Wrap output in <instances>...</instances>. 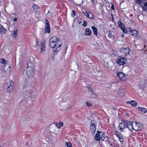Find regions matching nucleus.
Returning <instances> with one entry per match:
<instances>
[{
  "label": "nucleus",
  "mask_w": 147,
  "mask_h": 147,
  "mask_svg": "<svg viewBox=\"0 0 147 147\" xmlns=\"http://www.w3.org/2000/svg\"><path fill=\"white\" fill-rule=\"evenodd\" d=\"M59 40L56 36H53L50 39L49 46L55 50L59 51L60 49L61 45L59 44Z\"/></svg>",
  "instance_id": "1"
},
{
  "label": "nucleus",
  "mask_w": 147,
  "mask_h": 147,
  "mask_svg": "<svg viewBox=\"0 0 147 147\" xmlns=\"http://www.w3.org/2000/svg\"><path fill=\"white\" fill-rule=\"evenodd\" d=\"M2 70L3 72V76L5 77L6 74H8L11 71V67L9 63V62H7L3 66Z\"/></svg>",
  "instance_id": "2"
},
{
  "label": "nucleus",
  "mask_w": 147,
  "mask_h": 147,
  "mask_svg": "<svg viewBox=\"0 0 147 147\" xmlns=\"http://www.w3.org/2000/svg\"><path fill=\"white\" fill-rule=\"evenodd\" d=\"M34 69L30 67H27L26 71H24V74L29 78H32L34 74Z\"/></svg>",
  "instance_id": "3"
},
{
  "label": "nucleus",
  "mask_w": 147,
  "mask_h": 147,
  "mask_svg": "<svg viewBox=\"0 0 147 147\" xmlns=\"http://www.w3.org/2000/svg\"><path fill=\"white\" fill-rule=\"evenodd\" d=\"M105 61L107 63V66L110 69L112 70L113 69V63L109 58H106Z\"/></svg>",
  "instance_id": "4"
},
{
  "label": "nucleus",
  "mask_w": 147,
  "mask_h": 147,
  "mask_svg": "<svg viewBox=\"0 0 147 147\" xmlns=\"http://www.w3.org/2000/svg\"><path fill=\"white\" fill-rule=\"evenodd\" d=\"M58 125L56 124H51L49 127L50 131L53 133L55 132L58 130Z\"/></svg>",
  "instance_id": "5"
},
{
  "label": "nucleus",
  "mask_w": 147,
  "mask_h": 147,
  "mask_svg": "<svg viewBox=\"0 0 147 147\" xmlns=\"http://www.w3.org/2000/svg\"><path fill=\"white\" fill-rule=\"evenodd\" d=\"M133 129L137 131L141 129V124L136 122H133Z\"/></svg>",
  "instance_id": "6"
},
{
  "label": "nucleus",
  "mask_w": 147,
  "mask_h": 147,
  "mask_svg": "<svg viewBox=\"0 0 147 147\" xmlns=\"http://www.w3.org/2000/svg\"><path fill=\"white\" fill-rule=\"evenodd\" d=\"M117 63L120 65H124L126 62V59L123 57H119L117 59Z\"/></svg>",
  "instance_id": "7"
},
{
  "label": "nucleus",
  "mask_w": 147,
  "mask_h": 147,
  "mask_svg": "<svg viewBox=\"0 0 147 147\" xmlns=\"http://www.w3.org/2000/svg\"><path fill=\"white\" fill-rule=\"evenodd\" d=\"M94 120H92L91 122V125L90 126V131L92 132H94L96 130L95 123Z\"/></svg>",
  "instance_id": "8"
},
{
  "label": "nucleus",
  "mask_w": 147,
  "mask_h": 147,
  "mask_svg": "<svg viewBox=\"0 0 147 147\" xmlns=\"http://www.w3.org/2000/svg\"><path fill=\"white\" fill-rule=\"evenodd\" d=\"M118 23L119 24V27L123 30V32L125 33H126L127 32V31L125 28H124L123 26H124L123 24L121 23L120 21H118Z\"/></svg>",
  "instance_id": "9"
},
{
  "label": "nucleus",
  "mask_w": 147,
  "mask_h": 147,
  "mask_svg": "<svg viewBox=\"0 0 147 147\" xmlns=\"http://www.w3.org/2000/svg\"><path fill=\"white\" fill-rule=\"evenodd\" d=\"M121 51H122L123 53L125 54V55H127L129 54L130 50L128 47L123 48L121 49Z\"/></svg>",
  "instance_id": "10"
},
{
  "label": "nucleus",
  "mask_w": 147,
  "mask_h": 147,
  "mask_svg": "<svg viewBox=\"0 0 147 147\" xmlns=\"http://www.w3.org/2000/svg\"><path fill=\"white\" fill-rule=\"evenodd\" d=\"M127 121H125L123 122L120 123L119 125V127H120L119 129L121 131H122L123 129L126 127Z\"/></svg>",
  "instance_id": "11"
},
{
  "label": "nucleus",
  "mask_w": 147,
  "mask_h": 147,
  "mask_svg": "<svg viewBox=\"0 0 147 147\" xmlns=\"http://www.w3.org/2000/svg\"><path fill=\"white\" fill-rule=\"evenodd\" d=\"M133 122L127 121L126 127H127L130 130L132 131L133 129Z\"/></svg>",
  "instance_id": "12"
},
{
  "label": "nucleus",
  "mask_w": 147,
  "mask_h": 147,
  "mask_svg": "<svg viewBox=\"0 0 147 147\" xmlns=\"http://www.w3.org/2000/svg\"><path fill=\"white\" fill-rule=\"evenodd\" d=\"M49 140L48 138H46L45 139H43L42 143L45 145V146H47L49 145L50 144L49 142Z\"/></svg>",
  "instance_id": "13"
},
{
  "label": "nucleus",
  "mask_w": 147,
  "mask_h": 147,
  "mask_svg": "<svg viewBox=\"0 0 147 147\" xmlns=\"http://www.w3.org/2000/svg\"><path fill=\"white\" fill-rule=\"evenodd\" d=\"M119 78L122 80H124L126 79V76L122 73H119L117 74Z\"/></svg>",
  "instance_id": "14"
},
{
  "label": "nucleus",
  "mask_w": 147,
  "mask_h": 147,
  "mask_svg": "<svg viewBox=\"0 0 147 147\" xmlns=\"http://www.w3.org/2000/svg\"><path fill=\"white\" fill-rule=\"evenodd\" d=\"M40 46L41 47L40 48V53H43L44 52H45V43L44 42H41Z\"/></svg>",
  "instance_id": "15"
},
{
  "label": "nucleus",
  "mask_w": 147,
  "mask_h": 147,
  "mask_svg": "<svg viewBox=\"0 0 147 147\" xmlns=\"http://www.w3.org/2000/svg\"><path fill=\"white\" fill-rule=\"evenodd\" d=\"M137 108L138 110H140L144 113H146L147 112V108L141 107H138Z\"/></svg>",
  "instance_id": "16"
},
{
  "label": "nucleus",
  "mask_w": 147,
  "mask_h": 147,
  "mask_svg": "<svg viewBox=\"0 0 147 147\" xmlns=\"http://www.w3.org/2000/svg\"><path fill=\"white\" fill-rule=\"evenodd\" d=\"M127 103H129L130 104L132 107H135L137 105V103L136 101L134 100H131L130 101L127 102Z\"/></svg>",
  "instance_id": "17"
},
{
  "label": "nucleus",
  "mask_w": 147,
  "mask_h": 147,
  "mask_svg": "<svg viewBox=\"0 0 147 147\" xmlns=\"http://www.w3.org/2000/svg\"><path fill=\"white\" fill-rule=\"evenodd\" d=\"M91 34V30L89 28H86L84 34L87 35H90Z\"/></svg>",
  "instance_id": "18"
},
{
  "label": "nucleus",
  "mask_w": 147,
  "mask_h": 147,
  "mask_svg": "<svg viewBox=\"0 0 147 147\" xmlns=\"http://www.w3.org/2000/svg\"><path fill=\"white\" fill-rule=\"evenodd\" d=\"M16 63L17 65H19L21 64L22 62V59L20 57L17 58L16 61Z\"/></svg>",
  "instance_id": "19"
},
{
  "label": "nucleus",
  "mask_w": 147,
  "mask_h": 147,
  "mask_svg": "<svg viewBox=\"0 0 147 147\" xmlns=\"http://www.w3.org/2000/svg\"><path fill=\"white\" fill-rule=\"evenodd\" d=\"M97 133L95 136V139L99 141L100 140V135L99 134L101 133L99 131H98Z\"/></svg>",
  "instance_id": "20"
},
{
  "label": "nucleus",
  "mask_w": 147,
  "mask_h": 147,
  "mask_svg": "<svg viewBox=\"0 0 147 147\" xmlns=\"http://www.w3.org/2000/svg\"><path fill=\"white\" fill-rule=\"evenodd\" d=\"M6 31V29L2 26L0 25V32L1 34H5Z\"/></svg>",
  "instance_id": "21"
},
{
  "label": "nucleus",
  "mask_w": 147,
  "mask_h": 147,
  "mask_svg": "<svg viewBox=\"0 0 147 147\" xmlns=\"http://www.w3.org/2000/svg\"><path fill=\"white\" fill-rule=\"evenodd\" d=\"M129 31L132 32V35L134 36H136L138 34V32L136 30H131L130 29H129Z\"/></svg>",
  "instance_id": "22"
},
{
  "label": "nucleus",
  "mask_w": 147,
  "mask_h": 147,
  "mask_svg": "<svg viewBox=\"0 0 147 147\" xmlns=\"http://www.w3.org/2000/svg\"><path fill=\"white\" fill-rule=\"evenodd\" d=\"M125 90L124 89L119 88L118 92L119 94L122 95L125 93Z\"/></svg>",
  "instance_id": "23"
},
{
  "label": "nucleus",
  "mask_w": 147,
  "mask_h": 147,
  "mask_svg": "<svg viewBox=\"0 0 147 147\" xmlns=\"http://www.w3.org/2000/svg\"><path fill=\"white\" fill-rule=\"evenodd\" d=\"M91 28L92 30L94 32V34L96 36L97 35V28L94 26H92L91 27Z\"/></svg>",
  "instance_id": "24"
},
{
  "label": "nucleus",
  "mask_w": 147,
  "mask_h": 147,
  "mask_svg": "<svg viewBox=\"0 0 147 147\" xmlns=\"http://www.w3.org/2000/svg\"><path fill=\"white\" fill-rule=\"evenodd\" d=\"M105 136L104 134L103 133L102 135L101 136V137H100V139L102 141H105L106 140H107L108 139V138L107 137L106 138H105Z\"/></svg>",
  "instance_id": "25"
},
{
  "label": "nucleus",
  "mask_w": 147,
  "mask_h": 147,
  "mask_svg": "<svg viewBox=\"0 0 147 147\" xmlns=\"http://www.w3.org/2000/svg\"><path fill=\"white\" fill-rule=\"evenodd\" d=\"M13 86L7 87V92L8 93H10L13 90Z\"/></svg>",
  "instance_id": "26"
},
{
  "label": "nucleus",
  "mask_w": 147,
  "mask_h": 147,
  "mask_svg": "<svg viewBox=\"0 0 147 147\" xmlns=\"http://www.w3.org/2000/svg\"><path fill=\"white\" fill-rule=\"evenodd\" d=\"M45 30V32L49 33L50 31V26H46Z\"/></svg>",
  "instance_id": "27"
},
{
  "label": "nucleus",
  "mask_w": 147,
  "mask_h": 147,
  "mask_svg": "<svg viewBox=\"0 0 147 147\" xmlns=\"http://www.w3.org/2000/svg\"><path fill=\"white\" fill-rule=\"evenodd\" d=\"M17 29H15L14 30H13V33L12 34V37L15 38V37L16 36L17 33Z\"/></svg>",
  "instance_id": "28"
},
{
  "label": "nucleus",
  "mask_w": 147,
  "mask_h": 147,
  "mask_svg": "<svg viewBox=\"0 0 147 147\" xmlns=\"http://www.w3.org/2000/svg\"><path fill=\"white\" fill-rule=\"evenodd\" d=\"M141 6L144 10L146 9H147V3H145L144 4V5L142 3Z\"/></svg>",
  "instance_id": "29"
},
{
  "label": "nucleus",
  "mask_w": 147,
  "mask_h": 147,
  "mask_svg": "<svg viewBox=\"0 0 147 147\" xmlns=\"http://www.w3.org/2000/svg\"><path fill=\"white\" fill-rule=\"evenodd\" d=\"M28 67H30V68L34 69V66L33 63L31 62H29L28 64Z\"/></svg>",
  "instance_id": "30"
},
{
  "label": "nucleus",
  "mask_w": 147,
  "mask_h": 147,
  "mask_svg": "<svg viewBox=\"0 0 147 147\" xmlns=\"http://www.w3.org/2000/svg\"><path fill=\"white\" fill-rule=\"evenodd\" d=\"M6 60L3 58H2L0 59V63L3 64L4 65L6 63Z\"/></svg>",
  "instance_id": "31"
},
{
  "label": "nucleus",
  "mask_w": 147,
  "mask_h": 147,
  "mask_svg": "<svg viewBox=\"0 0 147 147\" xmlns=\"http://www.w3.org/2000/svg\"><path fill=\"white\" fill-rule=\"evenodd\" d=\"M33 8L35 11H37L39 8V7L36 5L34 4L33 5Z\"/></svg>",
  "instance_id": "32"
},
{
  "label": "nucleus",
  "mask_w": 147,
  "mask_h": 147,
  "mask_svg": "<svg viewBox=\"0 0 147 147\" xmlns=\"http://www.w3.org/2000/svg\"><path fill=\"white\" fill-rule=\"evenodd\" d=\"M61 106L63 107H65L67 105V104L65 102H62L61 103Z\"/></svg>",
  "instance_id": "33"
},
{
  "label": "nucleus",
  "mask_w": 147,
  "mask_h": 147,
  "mask_svg": "<svg viewBox=\"0 0 147 147\" xmlns=\"http://www.w3.org/2000/svg\"><path fill=\"white\" fill-rule=\"evenodd\" d=\"M13 83L10 81H9V83H7V87H8L9 86H13Z\"/></svg>",
  "instance_id": "34"
},
{
  "label": "nucleus",
  "mask_w": 147,
  "mask_h": 147,
  "mask_svg": "<svg viewBox=\"0 0 147 147\" xmlns=\"http://www.w3.org/2000/svg\"><path fill=\"white\" fill-rule=\"evenodd\" d=\"M66 145L68 147H72V144H71V143L70 142H66Z\"/></svg>",
  "instance_id": "35"
},
{
  "label": "nucleus",
  "mask_w": 147,
  "mask_h": 147,
  "mask_svg": "<svg viewBox=\"0 0 147 147\" xmlns=\"http://www.w3.org/2000/svg\"><path fill=\"white\" fill-rule=\"evenodd\" d=\"M86 104L89 107H90L92 106V104L88 102H86Z\"/></svg>",
  "instance_id": "36"
},
{
  "label": "nucleus",
  "mask_w": 147,
  "mask_h": 147,
  "mask_svg": "<svg viewBox=\"0 0 147 147\" xmlns=\"http://www.w3.org/2000/svg\"><path fill=\"white\" fill-rule=\"evenodd\" d=\"M108 36L110 38H113L114 37V36L112 35L110 32H109V33L108 34Z\"/></svg>",
  "instance_id": "37"
},
{
  "label": "nucleus",
  "mask_w": 147,
  "mask_h": 147,
  "mask_svg": "<svg viewBox=\"0 0 147 147\" xmlns=\"http://www.w3.org/2000/svg\"><path fill=\"white\" fill-rule=\"evenodd\" d=\"M63 125V123H59V126H58V128H61V127H62Z\"/></svg>",
  "instance_id": "38"
},
{
  "label": "nucleus",
  "mask_w": 147,
  "mask_h": 147,
  "mask_svg": "<svg viewBox=\"0 0 147 147\" xmlns=\"http://www.w3.org/2000/svg\"><path fill=\"white\" fill-rule=\"evenodd\" d=\"M136 2L138 3H139L141 6H142V0H137L136 1Z\"/></svg>",
  "instance_id": "39"
},
{
  "label": "nucleus",
  "mask_w": 147,
  "mask_h": 147,
  "mask_svg": "<svg viewBox=\"0 0 147 147\" xmlns=\"http://www.w3.org/2000/svg\"><path fill=\"white\" fill-rule=\"evenodd\" d=\"M76 13L75 11L74 10H72V14H71V16L72 17H74L75 16V15Z\"/></svg>",
  "instance_id": "40"
},
{
  "label": "nucleus",
  "mask_w": 147,
  "mask_h": 147,
  "mask_svg": "<svg viewBox=\"0 0 147 147\" xmlns=\"http://www.w3.org/2000/svg\"><path fill=\"white\" fill-rule=\"evenodd\" d=\"M127 69L128 70L126 71L127 72H129V71H130V67H125L124 69Z\"/></svg>",
  "instance_id": "41"
},
{
  "label": "nucleus",
  "mask_w": 147,
  "mask_h": 147,
  "mask_svg": "<svg viewBox=\"0 0 147 147\" xmlns=\"http://www.w3.org/2000/svg\"><path fill=\"white\" fill-rule=\"evenodd\" d=\"M71 109V106H68L66 108H65V111H67Z\"/></svg>",
  "instance_id": "42"
},
{
  "label": "nucleus",
  "mask_w": 147,
  "mask_h": 147,
  "mask_svg": "<svg viewBox=\"0 0 147 147\" xmlns=\"http://www.w3.org/2000/svg\"><path fill=\"white\" fill-rule=\"evenodd\" d=\"M115 135H116L118 137L120 136L118 132L117 131H115Z\"/></svg>",
  "instance_id": "43"
},
{
  "label": "nucleus",
  "mask_w": 147,
  "mask_h": 147,
  "mask_svg": "<svg viewBox=\"0 0 147 147\" xmlns=\"http://www.w3.org/2000/svg\"><path fill=\"white\" fill-rule=\"evenodd\" d=\"M45 21H46V26H47V25H48V26H50V25L49 24V22L48 20L47 19H46Z\"/></svg>",
  "instance_id": "44"
},
{
  "label": "nucleus",
  "mask_w": 147,
  "mask_h": 147,
  "mask_svg": "<svg viewBox=\"0 0 147 147\" xmlns=\"http://www.w3.org/2000/svg\"><path fill=\"white\" fill-rule=\"evenodd\" d=\"M92 18V13L89 12V18L91 19Z\"/></svg>",
  "instance_id": "45"
},
{
  "label": "nucleus",
  "mask_w": 147,
  "mask_h": 147,
  "mask_svg": "<svg viewBox=\"0 0 147 147\" xmlns=\"http://www.w3.org/2000/svg\"><path fill=\"white\" fill-rule=\"evenodd\" d=\"M33 92L32 91H31L30 92V93L29 94V96L31 97H32V94H33Z\"/></svg>",
  "instance_id": "46"
},
{
  "label": "nucleus",
  "mask_w": 147,
  "mask_h": 147,
  "mask_svg": "<svg viewBox=\"0 0 147 147\" xmlns=\"http://www.w3.org/2000/svg\"><path fill=\"white\" fill-rule=\"evenodd\" d=\"M87 24V22L86 21H84L83 24V26H86Z\"/></svg>",
  "instance_id": "47"
},
{
  "label": "nucleus",
  "mask_w": 147,
  "mask_h": 147,
  "mask_svg": "<svg viewBox=\"0 0 147 147\" xmlns=\"http://www.w3.org/2000/svg\"><path fill=\"white\" fill-rule=\"evenodd\" d=\"M88 12H86V11H83V13L84 14L85 16H86V15H87V13Z\"/></svg>",
  "instance_id": "48"
},
{
  "label": "nucleus",
  "mask_w": 147,
  "mask_h": 147,
  "mask_svg": "<svg viewBox=\"0 0 147 147\" xmlns=\"http://www.w3.org/2000/svg\"><path fill=\"white\" fill-rule=\"evenodd\" d=\"M121 136H120L118 138L121 142H123V139L122 138H121Z\"/></svg>",
  "instance_id": "49"
},
{
  "label": "nucleus",
  "mask_w": 147,
  "mask_h": 147,
  "mask_svg": "<svg viewBox=\"0 0 147 147\" xmlns=\"http://www.w3.org/2000/svg\"><path fill=\"white\" fill-rule=\"evenodd\" d=\"M67 48H68V47H65V51L64 52V53L65 54H66V53L67 50Z\"/></svg>",
  "instance_id": "50"
},
{
  "label": "nucleus",
  "mask_w": 147,
  "mask_h": 147,
  "mask_svg": "<svg viewBox=\"0 0 147 147\" xmlns=\"http://www.w3.org/2000/svg\"><path fill=\"white\" fill-rule=\"evenodd\" d=\"M3 0H0V6L3 4Z\"/></svg>",
  "instance_id": "51"
},
{
  "label": "nucleus",
  "mask_w": 147,
  "mask_h": 147,
  "mask_svg": "<svg viewBox=\"0 0 147 147\" xmlns=\"http://www.w3.org/2000/svg\"><path fill=\"white\" fill-rule=\"evenodd\" d=\"M111 8L112 10L114 9V5L113 4L112 5Z\"/></svg>",
  "instance_id": "52"
},
{
  "label": "nucleus",
  "mask_w": 147,
  "mask_h": 147,
  "mask_svg": "<svg viewBox=\"0 0 147 147\" xmlns=\"http://www.w3.org/2000/svg\"><path fill=\"white\" fill-rule=\"evenodd\" d=\"M17 18H15L13 19V21L14 22H17Z\"/></svg>",
  "instance_id": "53"
},
{
  "label": "nucleus",
  "mask_w": 147,
  "mask_h": 147,
  "mask_svg": "<svg viewBox=\"0 0 147 147\" xmlns=\"http://www.w3.org/2000/svg\"><path fill=\"white\" fill-rule=\"evenodd\" d=\"M86 17L88 18H89V12H88L87 13V15H86Z\"/></svg>",
  "instance_id": "54"
},
{
  "label": "nucleus",
  "mask_w": 147,
  "mask_h": 147,
  "mask_svg": "<svg viewBox=\"0 0 147 147\" xmlns=\"http://www.w3.org/2000/svg\"><path fill=\"white\" fill-rule=\"evenodd\" d=\"M129 114L128 113H126L125 114V116L127 117L128 116Z\"/></svg>",
  "instance_id": "55"
},
{
  "label": "nucleus",
  "mask_w": 147,
  "mask_h": 147,
  "mask_svg": "<svg viewBox=\"0 0 147 147\" xmlns=\"http://www.w3.org/2000/svg\"><path fill=\"white\" fill-rule=\"evenodd\" d=\"M142 16H140V15H139L138 16V18H139V17H141Z\"/></svg>",
  "instance_id": "56"
},
{
  "label": "nucleus",
  "mask_w": 147,
  "mask_h": 147,
  "mask_svg": "<svg viewBox=\"0 0 147 147\" xmlns=\"http://www.w3.org/2000/svg\"><path fill=\"white\" fill-rule=\"evenodd\" d=\"M124 36V34H123V35H122V37H123V36Z\"/></svg>",
  "instance_id": "57"
},
{
  "label": "nucleus",
  "mask_w": 147,
  "mask_h": 147,
  "mask_svg": "<svg viewBox=\"0 0 147 147\" xmlns=\"http://www.w3.org/2000/svg\"><path fill=\"white\" fill-rule=\"evenodd\" d=\"M114 147H119L117 146H115Z\"/></svg>",
  "instance_id": "58"
},
{
  "label": "nucleus",
  "mask_w": 147,
  "mask_h": 147,
  "mask_svg": "<svg viewBox=\"0 0 147 147\" xmlns=\"http://www.w3.org/2000/svg\"><path fill=\"white\" fill-rule=\"evenodd\" d=\"M146 47V46H145V45H144V47Z\"/></svg>",
  "instance_id": "59"
},
{
  "label": "nucleus",
  "mask_w": 147,
  "mask_h": 147,
  "mask_svg": "<svg viewBox=\"0 0 147 147\" xmlns=\"http://www.w3.org/2000/svg\"><path fill=\"white\" fill-rule=\"evenodd\" d=\"M36 42L37 43H38V41H36Z\"/></svg>",
  "instance_id": "60"
}]
</instances>
